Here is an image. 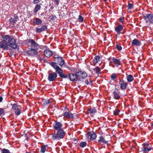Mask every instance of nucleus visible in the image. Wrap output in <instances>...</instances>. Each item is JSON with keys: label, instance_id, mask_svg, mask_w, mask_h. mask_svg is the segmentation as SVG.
<instances>
[{"label": "nucleus", "instance_id": "12", "mask_svg": "<svg viewBox=\"0 0 153 153\" xmlns=\"http://www.w3.org/2000/svg\"><path fill=\"white\" fill-rule=\"evenodd\" d=\"M53 126L54 128L57 131L63 129L62 128V125L59 122H55L53 124Z\"/></svg>", "mask_w": 153, "mask_h": 153}, {"label": "nucleus", "instance_id": "30", "mask_svg": "<svg viewBox=\"0 0 153 153\" xmlns=\"http://www.w3.org/2000/svg\"><path fill=\"white\" fill-rule=\"evenodd\" d=\"M1 153H10V151L5 149H3L1 151Z\"/></svg>", "mask_w": 153, "mask_h": 153}, {"label": "nucleus", "instance_id": "32", "mask_svg": "<svg viewBox=\"0 0 153 153\" xmlns=\"http://www.w3.org/2000/svg\"><path fill=\"white\" fill-rule=\"evenodd\" d=\"M117 77V75L115 74H112L111 76V78L112 80H114Z\"/></svg>", "mask_w": 153, "mask_h": 153}, {"label": "nucleus", "instance_id": "6", "mask_svg": "<svg viewBox=\"0 0 153 153\" xmlns=\"http://www.w3.org/2000/svg\"><path fill=\"white\" fill-rule=\"evenodd\" d=\"M2 40L7 43V44L11 43H16V40L8 35H3L2 37Z\"/></svg>", "mask_w": 153, "mask_h": 153}, {"label": "nucleus", "instance_id": "14", "mask_svg": "<svg viewBox=\"0 0 153 153\" xmlns=\"http://www.w3.org/2000/svg\"><path fill=\"white\" fill-rule=\"evenodd\" d=\"M86 136L88 139L93 140L96 138L97 136L94 133H88L86 134Z\"/></svg>", "mask_w": 153, "mask_h": 153}, {"label": "nucleus", "instance_id": "21", "mask_svg": "<svg viewBox=\"0 0 153 153\" xmlns=\"http://www.w3.org/2000/svg\"><path fill=\"white\" fill-rule=\"evenodd\" d=\"M123 29V26L121 25H119L117 26L115 28V30L117 34H119L120 33V31Z\"/></svg>", "mask_w": 153, "mask_h": 153}, {"label": "nucleus", "instance_id": "34", "mask_svg": "<svg viewBox=\"0 0 153 153\" xmlns=\"http://www.w3.org/2000/svg\"><path fill=\"white\" fill-rule=\"evenodd\" d=\"M120 112V111L119 110L115 109L114 111V114L116 116L117 115L119 114Z\"/></svg>", "mask_w": 153, "mask_h": 153}, {"label": "nucleus", "instance_id": "18", "mask_svg": "<svg viewBox=\"0 0 153 153\" xmlns=\"http://www.w3.org/2000/svg\"><path fill=\"white\" fill-rule=\"evenodd\" d=\"M141 44V42L137 39H134L131 42L132 46H140Z\"/></svg>", "mask_w": 153, "mask_h": 153}, {"label": "nucleus", "instance_id": "7", "mask_svg": "<svg viewBox=\"0 0 153 153\" xmlns=\"http://www.w3.org/2000/svg\"><path fill=\"white\" fill-rule=\"evenodd\" d=\"M12 109L14 111L16 115H19L21 113V107L17 104H14L12 105Z\"/></svg>", "mask_w": 153, "mask_h": 153}, {"label": "nucleus", "instance_id": "36", "mask_svg": "<svg viewBox=\"0 0 153 153\" xmlns=\"http://www.w3.org/2000/svg\"><path fill=\"white\" fill-rule=\"evenodd\" d=\"M86 145V143L85 142H82L80 144V146L81 147H84Z\"/></svg>", "mask_w": 153, "mask_h": 153}, {"label": "nucleus", "instance_id": "13", "mask_svg": "<svg viewBox=\"0 0 153 153\" xmlns=\"http://www.w3.org/2000/svg\"><path fill=\"white\" fill-rule=\"evenodd\" d=\"M120 89L124 90L127 86V84L126 81L123 80H120L119 82Z\"/></svg>", "mask_w": 153, "mask_h": 153}, {"label": "nucleus", "instance_id": "42", "mask_svg": "<svg viewBox=\"0 0 153 153\" xmlns=\"http://www.w3.org/2000/svg\"><path fill=\"white\" fill-rule=\"evenodd\" d=\"M43 31L47 29V27L46 25H42L41 28Z\"/></svg>", "mask_w": 153, "mask_h": 153}, {"label": "nucleus", "instance_id": "48", "mask_svg": "<svg viewBox=\"0 0 153 153\" xmlns=\"http://www.w3.org/2000/svg\"><path fill=\"white\" fill-rule=\"evenodd\" d=\"M3 98L2 97H0V102H1Z\"/></svg>", "mask_w": 153, "mask_h": 153}, {"label": "nucleus", "instance_id": "40", "mask_svg": "<svg viewBox=\"0 0 153 153\" xmlns=\"http://www.w3.org/2000/svg\"><path fill=\"white\" fill-rule=\"evenodd\" d=\"M50 103L51 102L49 100H47L45 101V103H44V105H46L50 104Z\"/></svg>", "mask_w": 153, "mask_h": 153}, {"label": "nucleus", "instance_id": "46", "mask_svg": "<svg viewBox=\"0 0 153 153\" xmlns=\"http://www.w3.org/2000/svg\"><path fill=\"white\" fill-rule=\"evenodd\" d=\"M85 84L88 85V80H86L85 81Z\"/></svg>", "mask_w": 153, "mask_h": 153}, {"label": "nucleus", "instance_id": "51", "mask_svg": "<svg viewBox=\"0 0 153 153\" xmlns=\"http://www.w3.org/2000/svg\"><path fill=\"white\" fill-rule=\"evenodd\" d=\"M152 128L153 129V124L152 125Z\"/></svg>", "mask_w": 153, "mask_h": 153}, {"label": "nucleus", "instance_id": "29", "mask_svg": "<svg viewBox=\"0 0 153 153\" xmlns=\"http://www.w3.org/2000/svg\"><path fill=\"white\" fill-rule=\"evenodd\" d=\"M93 70L97 74H99L100 72V70L98 67H96L95 68H94Z\"/></svg>", "mask_w": 153, "mask_h": 153}, {"label": "nucleus", "instance_id": "5", "mask_svg": "<svg viewBox=\"0 0 153 153\" xmlns=\"http://www.w3.org/2000/svg\"><path fill=\"white\" fill-rule=\"evenodd\" d=\"M145 22L148 24H153V14H147L143 15Z\"/></svg>", "mask_w": 153, "mask_h": 153}, {"label": "nucleus", "instance_id": "39", "mask_svg": "<svg viewBox=\"0 0 153 153\" xmlns=\"http://www.w3.org/2000/svg\"><path fill=\"white\" fill-rule=\"evenodd\" d=\"M36 31L37 33H40L43 31L42 29L41 28H36Z\"/></svg>", "mask_w": 153, "mask_h": 153}, {"label": "nucleus", "instance_id": "38", "mask_svg": "<svg viewBox=\"0 0 153 153\" xmlns=\"http://www.w3.org/2000/svg\"><path fill=\"white\" fill-rule=\"evenodd\" d=\"M152 149V147H146V151H144V152L146 153L148 152Z\"/></svg>", "mask_w": 153, "mask_h": 153}, {"label": "nucleus", "instance_id": "28", "mask_svg": "<svg viewBox=\"0 0 153 153\" xmlns=\"http://www.w3.org/2000/svg\"><path fill=\"white\" fill-rule=\"evenodd\" d=\"M149 145L146 143H144L143 145V147L141 148V150L144 152L146 151V147H149Z\"/></svg>", "mask_w": 153, "mask_h": 153}, {"label": "nucleus", "instance_id": "52", "mask_svg": "<svg viewBox=\"0 0 153 153\" xmlns=\"http://www.w3.org/2000/svg\"><path fill=\"white\" fill-rule=\"evenodd\" d=\"M28 153V152H27V153Z\"/></svg>", "mask_w": 153, "mask_h": 153}, {"label": "nucleus", "instance_id": "31", "mask_svg": "<svg viewBox=\"0 0 153 153\" xmlns=\"http://www.w3.org/2000/svg\"><path fill=\"white\" fill-rule=\"evenodd\" d=\"M46 147V146H42L40 152L42 153H44L45 151Z\"/></svg>", "mask_w": 153, "mask_h": 153}, {"label": "nucleus", "instance_id": "33", "mask_svg": "<svg viewBox=\"0 0 153 153\" xmlns=\"http://www.w3.org/2000/svg\"><path fill=\"white\" fill-rule=\"evenodd\" d=\"M4 114V109L0 108V116H3Z\"/></svg>", "mask_w": 153, "mask_h": 153}, {"label": "nucleus", "instance_id": "47", "mask_svg": "<svg viewBox=\"0 0 153 153\" xmlns=\"http://www.w3.org/2000/svg\"><path fill=\"white\" fill-rule=\"evenodd\" d=\"M119 21L121 22H122L123 21V18H120L119 19Z\"/></svg>", "mask_w": 153, "mask_h": 153}, {"label": "nucleus", "instance_id": "25", "mask_svg": "<svg viewBox=\"0 0 153 153\" xmlns=\"http://www.w3.org/2000/svg\"><path fill=\"white\" fill-rule=\"evenodd\" d=\"M98 142L99 143H103L105 144H107L108 141H106L105 138L102 136H100L99 137V139L98 140Z\"/></svg>", "mask_w": 153, "mask_h": 153}, {"label": "nucleus", "instance_id": "4", "mask_svg": "<svg viewBox=\"0 0 153 153\" xmlns=\"http://www.w3.org/2000/svg\"><path fill=\"white\" fill-rule=\"evenodd\" d=\"M57 132L55 131L52 135V139L53 140H59L64 137L65 133L63 129L57 131Z\"/></svg>", "mask_w": 153, "mask_h": 153}, {"label": "nucleus", "instance_id": "24", "mask_svg": "<svg viewBox=\"0 0 153 153\" xmlns=\"http://www.w3.org/2000/svg\"><path fill=\"white\" fill-rule=\"evenodd\" d=\"M113 96L114 98L116 100H118L120 98V96L118 92V90L114 91L113 93Z\"/></svg>", "mask_w": 153, "mask_h": 153}, {"label": "nucleus", "instance_id": "50", "mask_svg": "<svg viewBox=\"0 0 153 153\" xmlns=\"http://www.w3.org/2000/svg\"><path fill=\"white\" fill-rule=\"evenodd\" d=\"M105 2L107 1L108 0H104Z\"/></svg>", "mask_w": 153, "mask_h": 153}, {"label": "nucleus", "instance_id": "1", "mask_svg": "<svg viewBox=\"0 0 153 153\" xmlns=\"http://www.w3.org/2000/svg\"><path fill=\"white\" fill-rule=\"evenodd\" d=\"M26 42L30 44V48L26 50L27 53L29 56H33L38 54V50L40 48L39 45L33 39H29L26 40Z\"/></svg>", "mask_w": 153, "mask_h": 153}, {"label": "nucleus", "instance_id": "22", "mask_svg": "<svg viewBox=\"0 0 153 153\" xmlns=\"http://www.w3.org/2000/svg\"><path fill=\"white\" fill-rule=\"evenodd\" d=\"M96 110L94 108H92L88 109V112L91 115L93 116V115L96 112Z\"/></svg>", "mask_w": 153, "mask_h": 153}, {"label": "nucleus", "instance_id": "45", "mask_svg": "<svg viewBox=\"0 0 153 153\" xmlns=\"http://www.w3.org/2000/svg\"><path fill=\"white\" fill-rule=\"evenodd\" d=\"M39 2V0H33V3L34 4H38Z\"/></svg>", "mask_w": 153, "mask_h": 153}, {"label": "nucleus", "instance_id": "3", "mask_svg": "<svg viewBox=\"0 0 153 153\" xmlns=\"http://www.w3.org/2000/svg\"><path fill=\"white\" fill-rule=\"evenodd\" d=\"M8 46L14 49L17 48L18 47L17 44L16 43H11L7 44V43L2 40L0 42V48L4 50H8Z\"/></svg>", "mask_w": 153, "mask_h": 153}, {"label": "nucleus", "instance_id": "19", "mask_svg": "<svg viewBox=\"0 0 153 153\" xmlns=\"http://www.w3.org/2000/svg\"><path fill=\"white\" fill-rule=\"evenodd\" d=\"M44 54L46 57H50L52 54V51L48 50L44 51Z\"/></svg>", "mask_w": 153, "mask_h": 153}, {"label": "nucleus", "instance_id": "44", "mask_svg": "<svg viewBox=\"0 0 153 153\" xmlns=\"http://www.w3.org/2000/svg\"><path fill=\"white\" fill-rule=\"evenodd\" d=\"M54 3L56 5L58 6L59 4V1L58 0H54Z\"/></svg>", "mask_w": 153, "mask_h": 153}, {"label": "nucleus", "instance_id": "11", "mask_svg": "<svg viewBox=\"0 0 153 153\" xmlns=\"http://www.w3.org/2000/svg\"><path fill=\"white\" fill-rule=\"evenodd\" d=\"M18 19L19 18L18 16L16 15L15 14L13 18H11L9 19L11 27H13L14 26L15 24L16 23Z\"/></svg>", "mask_w": 153, "mask_h": 153}, {"label": "nucleus", "instance_id": "43", "mask_svg": "<svg viewBox=\"0 0 153 153\" xmlns=\"http://www.w3.org/2000/svg\"><path fill=\"white\" fill-rule=\"evenodd\" d=\"M49 18L51 20H54L56 18V17L55 16L51 15L50 16Z\"/></svg>", "mask_w": 153, "mask_h": 153}, {"label": "nucleus", "instance_id": "26", "mask_svg": "<svg viewBox=\"0 0 153 153\" xmlns=\"http://www.w3.org/2000/svg\"><path fill=\"white\" fill-rule=\"evenodd\" d=\"M127 80L128 82H131L134 80V78L131 75H129L127 76Z\"/></svg>", "mask_w": 153, "mask_h": 153}, {"label": "nucleus", "instance_id": "37", "mask_svg": "<svg viewBox=\"0 0 153 153\" xmlns=\"http://www.w3.org/2000/svg\"><path fill=\"white\" fill-rule=\"evenodd\" d=\"M133 5L132 4L129 3L128 5V10L132 9L133 8Z\"/></svg>", "mask_w": 153, "mask_h": 153}, {"label": "nucleus", "instance_id": "17", "mask_svg": "<svg viewBox=\"0 0 153 153\" xmlns=\"http://www.w3.org/2000/svg\"><path fill=\"white\" fill-rule=\"evenodd\" d=\"M63 116L69 119H71L73 117V114L70 111L65 112Z\"/></svg>", "mask_w": 153, "mask_h": 153}, {"label": "nucleus", "instance_id": "20", "mask_svg": "<svg viewBox=\"0 0 153 153\" xmlns=\"http://www.w3.org/2000/svg\"><path fill=\"white\" fill-rule=\"evenodd\" d=\"M33 22L34 25H38L42 23V21L39 18H36L33 20Z\"/></svg>", "mask_w": 153, "mask_h": 153}, {"label": "nucleus", "instance_id": "41", "mask_svg": "<svg viewBox=\"0 0 153 153\" xmlns=\"http://www.w3.org/2000/svg\"><path fill=\"white\" fill-rule=\"evenodd\" d=\"M116 48L119 51H121L122 49V47L118 45H116Z\"/></svg>", "mask_w": 153, "mask_h": 153}, {"label": "nucleus", "instance_id": "49", "mask_svg": "<svg viewBox=\"0 0 153 153\" xmlns=\"http://www.w3.org/2000/svg\"><path fill=\"white\" fill-rule=\"evenodd\" d=\"M53 8L54 7L53 6H52L50 7V9L51 10H53Z\"/></svg>", "mask_w": 153, "mask_h": 153}, {"label": "nucleus", "instance_id": "10", "mask_svg": "<svg viewBox=\"0 0 153 153\" xmlns=\"http://www.w3.org/2000/svg\"><path fill=\"white\" fill-rule=\"evenodd\" d=\"M54 60L56 64L59 65L61 66H65L64 65V61L61 57H56L54 58Z\"/></svg>", "mask_w": 153, "mask_h": 153}, {"label": "nucleus", "instance_id": "8", "mask_svg": "<svg viewBox=\"0 0 153 153\" xmlns=\"http://www.w3.org/2000/svg\"><path fill=\"white\" fill-rule=\"evenodd\" d=\"M78 80H81L82 79L85 78L87 76V74L84 71H80L76 73Z\"/></svg>", "mask_w": 153, "mask_h": 153}, {"label": "nucleus", "instance_id": "2", "mask_svg": "<svg viewBox=\"0 0 153 153\" xmlns=\"http://www.w3.org/2000/svg\"><path fill=\"white\" fill-rule=\"evenodd\" d=\"M50 65L55 70L56 72L59 74L60 77L62 78L68 77L67 75L63 73L62 70L57 65L56 63L51 62Z\"/></svg>", "mask_w": 153, "mask_h": 153}, {"label": "nucleus", "instance_id": "9", "mask_svg": "<svg viewBox=\"0 0 153 153\" xmlns=\"http://www.w3.org/2000/svg\"><path fill=\"white\" fill-rule=\"evenodd\" d=\"M57 77V74L55 72L50 73L48 76V79L50 82L53 81L55 80Z\"/></svg>", "mask_w": 153, "mask_h": 153}, {"label": "nucleus", "instance_id": "23", "mask_svg": "<svg viewBox=\"0 0 153 153\" xmlns=\"http://www.w3.org/2000/svg\"><path fill=\"white\" fill-rule=\"evenodd\" d=\"M41 4H37L35 6L33 10V12L34 13H36L39 10L41 9Z\"/></svg>", "mask_w": 153, "mask_h": 153}, {"label": "nucleus", "instance_id": "15", "mask_svg": "<svg viewBox=\"0 0 153 153\" xmlns=\"http://www.w3.org/2000/svg\"><path fill=\"white\" fill-rule=\"evenodd\" d=\"M77 76L76 75V73L75 74L71 73L69 74L68 77L70 80L71 81H76L78 79Z\"/></svg>", "mask_w": 153, "mask_h": 153}, {"label": "nucleus", "instance_id": "27", "mask_svg": "<svg viewBox=\"0 0 153 153\" xmlns=\"http://www.w3.org/2000/svg\"><path fill=\"white\" fill-rule=\"evenodd\" d=\"M100 57L99 56H96L93 59V62L94 64H97L100 61Z\"/></svg>", "mask_w": 153, "mask_h": 153}, {"label": "nucleus", "instance_id": "16", "mask_svg": "<svg viewBox=\"0 0 153 153\" xmlns=\"http://www.w3.org/2000/svg\"><path fill=\"white\" fill-rule=\"evenodd\" d=\"M111 62L117 66L120 65L121 64V62L120 60L114 57L111 59Z\"/></svg>", "mask_w": 153, "mask_h": 153}, {"label": "nucleus", "instance_id": "35", "mask_svg": "<svg viewBox=\"0 0 153 153\" xmlns=\"http://www.w3.org/2000/svg\"><path fill=\"white\" fill-rule=\"evenodd\" d=\"M78 21L79 22H82L83 21V18L81 15H79L78 16Z\"/></svg>", "mask_w": 153, "mask_h": 153}]
</instances>
